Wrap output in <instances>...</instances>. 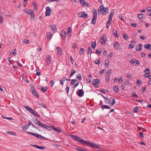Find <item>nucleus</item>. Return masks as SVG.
<instances>
[{"instance_id": "f257e3e1", "label": "nucleus", "mask_w": 151, "mask_h": 151, "mask_svg": "<svg viewBox=\"0 0 151 151\" xmlns=\"http://www.w3.org/2000/svg\"><path fill=\"white\" fill-rule=\"evenodd\" d=\"M76 140L82 144L94 148H98L99 147L98 145L91 143L88 141L83 140L78 137L77 136Z\"/></svg>"}, {"instance_id": "f03ea898", "label": "nucleus", "mask_w": 151, "mask_h": 151, "mask_svg": "<svg viewBox=\"0 0 151 151\" xmlns=\"http://www.w3.org/2000/svg\"><path fill=\"white\" fill-rule=\"evenodd\" d=\"M78 15L80 17L85 18H87L88 17V15L83 12H78Z\"/></svg>"}, {"instance_id": "7ed1b4c3", "label": "nucleus", "mask_w": 151, "mask_h": 151, "mask_svg": "<svg viewBox=\"0 0 151 151\" xmlns=\"http://www.w3.org/2000/svg\"><path fill=\"white\" fill-rule=\"evenodd\" d=\"M30 91L32 92L33 95H34L36 98H38L39 97L38 94L35 90V89L34 87H32Z\"/></svg>"}, {"instance_id": "20e7f679", "label": "nucleus", "mask_w": 151, "mask_h": 151, "mask_svg": "<svg viewBox=\"0 0 151 151\" xmlns=\"http://www.w3.org/2000/svg\"><path fill=\"white\" fill-rule=\"evenodd\" d=\"M46 9L45 16H49L50 15L52 11L51 9L49 6H47L46 7Z\"/></svg>"}, {"instance_id": "39448f33", "label": "nucleus", "mask_w": 151, "mask_h": 151, "mask_svg": "<svg viewBox=\"0 0 151 151\" xmlns=\"http://www.w3.org/2000/svg\"><path fill=\"white\" fill-rule=\"evenodd\" d=\"M76 93L79 97H82L84 94V92L82 89H80L77 91Z\"/></svg>"}, {"instance_id": "423d86ee", "label": "nucleus", "mask_w": 151, "mask_h": 151, "mask_svg": "<svg viewBox=\"0 0 151 151\" xmlns=\"http://www.w3.org/2000/svg\"><path fill=\"white\" fill-rule=\"evenodd\" d=\"M27 14H30L31 16V19H34L35 18V14L34 11L32 10H29L28 11V13Z\"/></svg>"}, {"instance_id": "0eeeda50", "label": "nucleus", "mask_w": 151, "mask_h": 151, "mask_svg": "<svg viewBox=\"0 0 151 151\" xmlns=\"http://www.w3.org/2000/svg\"><path fill=\"white\" fill-rule=\"evenodd\" d=\"M106 39L107 40L106 37L104 36L101 38L100 41L101 45H103L105 44L106 42Z\"/></svg>"}, {"instance_id": "6e6552de", "label": "nucleus", "mask_w": 151, "mask_h": 151, "mask_svg": "<svg viewBox=\"0 0 151 151\" xmlns=\"http://www.w3.org/2000/svg\"><path fill=\"white\" fill-rule=\"evenodd\" d=\"M97 17V14L95 13L94 14V15H93V18H92V20L91 22V23L93 24H95L96 23V19Z\"/></svg>"}, {"instance_id": "1a4fd4ad", "label": "nucleus", "mask_w": 151, "mask_h": 151, "mask_svg": "<svg viewBox=\"0 0 151 151\" xmlns=\"http://www.w3.org/2000/svg\"><path fill=\"white\" fill-rule=\"evenodd\" d=\"M115 103V100L114 98H111L109 100V103L111 105H113Z\"/></svg>"}, {"instance_id": "9d476101", "label": "nucleus", "mask_w": 151, "mask_h": 151, "mask_svg": "<svg viewBox=\"0 0 151 151\" xmlns=\"http://www.w3.org/2000/svg\"><path fill=\"white\" fill-rule=\"evenodd\" d=\"M49 26L51 27V29L52 31H55L57 30V27L55 24H53L52 25L51 24L49 25Z\"/></svg>"}, {"instance_id": "9b49d317", "label": "nucleus", "mask_w": 151, "mask_h": 151, "mask_svg": "<svg viewBox=\"0 0 151 151\" xmlns=\"http://www.w3.org/2000/svg\"><path fill=\"white\" fill-rule=\"evenodd\" d=\"M99 80L98 79H94L92 81V83L94 86H95L97 83H99Z\"/></svg>"}, {"instance_id": "f8f14e48", "label": "nucleus", "mask_w": 151, "mask_h": 151, "mask_svg": "<svg viewBox=\"0 0 151 151\" xmlns=\"http://www.w3.org/2000/svg\"><path fill=\"white\" fill-rule=\"evenodd\" d=\"M102 11L101 12V13H102V14L104 15L108 11V8L107 7L106 8H102Z\"/></svg>"}, {"instance_id": "ddd939ff", "label": "nucleus", "mask_w": 151, "mask_h": 151, "mask_svg": "<svg viewBox=\"0 0 151 151\" xmlns=\"http://www.w3.org/2000/svg\"><path fill=\"white\" fill-rule=\"evenodd\" d=\"M24 108L27 110L28 111L31 113L34 110L32 109L29 107L28 106H24Z\"/></svg>"}, {"instance_id": "4468645a", "label": "nucleus", "mask_w": 151, "mask_h": 151, "mask_svg": "<svg viewBox=\"0 0 151 151\" xmlns=\"http://www.w3.org/2000/svg\"><path fill=\"white\" fill-rule=\"evenodd\" d=\"M71 81L70 82V84L71 85H72L73 84L75 83H77L79 84V82L76 79H72L71 80Z\"/></svg>"}, {"instance_id": "2eb2a0df", "label": "nucleus", "mask_w": 151, "mask_h": 151, "mask_svg": "<svg viewBox=\"0 0 151 151\" xmlns=\"http://www.w3.org/2000/svg\"><path fill=\"white\" fill-rule=\"evenodd\" d=\"M112 33L113 35L116 37H119V36L118 35L117 31L115 29H113Z\"/></svg>"}, {"instance_id": "dca6fc26", "label": "nucleus", "mask_w": 151, "mask_h": 151, "mask_svg": "<svg viewBox=\"0 0 151 151\" xmlns=\"http://www.w3.org/2000/svg\"><path fill=\"white\" fill-rule=\"evenodd\" d=\"M131 43L130 45H129V46H128V47H134V45L136 43L134 41H132L131 42Z\"/></svg>"}, {"instance_id": "f3484780", "label": "nucleus", "mask_w": 151, "mask_h": 151, "mask_svg": "<svg viewBox=\"0 0 151 151\" xmlns=\"http://www.w3.org/2000/svg\"><path fill=\"white\" fill-rule=\"evenodd\" d=\"M27 132L29 134H31V135L34 136L36 137L37 138V137H39V134L35 133H33L32 132Z\"/></svg>"}, {"instance_id": "a211bd4d", "label": "nucleus", "mask_w": 151, "mask_h": 151, "mask_svg": "<svg viewBox=\"0 0 151 151\" xmlns=\"http://www.w3.org/2000/svg\"><path fill=\"white\" fill-rule=\"evenodd\" d=\"M101 107L102 109H109L111 108L110 106L105 105H101Z\"/></svg>"}, {"instance_id": "6ab92c4d", "label": "nucleus", "mask_w": 151, "mask_h": 151, "mask_svg": "<svg viewBox=\"0 0 151 151\" xmlns=\"http://www.w3.org/2000/svg\"><path fill=\"white\" fill-rule=\"evenodd\" d=\"M17 52V50L16 49H14V50H12L11 52H10L9 55H11L12 54L13 55L15 56Z\"/></svg>"}, {"instance_id": "aec40b11", "label": "nucleus", "mask_w": 151, "mask_h": 151, "mask_svg": "<svg viewBox=\"0 0 151 151\" xmlns=\"http://www.w3.org/2000/svg\"><path fill=\"white\" fill-rule=\"evenodd\" d=\"M52 127L54 130L56 131L57 132H62L61 129L59 128H56L53 126H52Z\"/></svg>"}, {"instance_id": "412c9836", "label": "nucleus", "mask_w": 151, "mask_h": 151, "mask_svg": "<svg viewBox=\"0 0 151 151\" xmlns=\"http://www.w3.org/2000/svg\"><path fill=\"white\" fill-rule=\"evenodd\" d=\"M50 56L49 55H47V56L46 62L47 63V65H48L50 61Z\"/></svg>"}, {"instance_id": "4be33fe9", "label": "nucleus", "mask_w": 151, "mask_h": 151, "mask_svg": "<svg viewBox=\"0 0 151 151\" xmlns=\"http://www.w3.org/2000/svg\"><path fill=\"white\" fill-rule=\"evenodd\" d=\"M58 53L61 55L62 53V50L61 48H57Z\"/></svg>"}, {"instance_id": "5701e85b", "label": "nucleus", "mask_w": 151, "mask_h": 151, "mask_svg": "<svg viewBox=\"0 0 151 151\" xmlns=\"http://www.w3.org/2000/svg\"><path fill=\"white\" fill-rule=\"evenodd\" d=\"M91 77H92V76L91 75H89V76H88L86 78L87 81L89 82H91Z\"/></svg>"}, {"instance_id": "b1692460", "label": "nucleus", "mask_w": 151, "mask_h": 151, "mask_svg": "<svg viewBox=\"0 0 151 151\" xmlns=\"http://www.w3.org/2000/svg\"><path fill=\"white\" fill-rule=\"evenodd\" d=\"M6 133L8 134H10L11 135H14V136H16L17 135L16 133L15 132H10V131H7L6 132Z\"/></svg>"}, {"instance_id": "393cba45", "label": "nucleus", "mask_w": 151, "mask_h": 151, "mask_svg": "<svg viewBox=\"0 0 151 151\" xmlns=\"http://www.w3.org/2000/svg\"><path fill=\"white\" fill-rule=\"evenodd\" d=\"M61 36H62V37L63 38H65V36H66V34L65 32V31H64V30H63V31H62L61 32Z\"/></svg>"}, {"instance_id": "a878e982", "label": "nucleus", "mask_w": 151, "mask_h": 151, "mask_svg": "<svg viewBox=\"0 0 151 151\" xmlns=\"http://www.w3.org/2000/svg\"><path fill=\"white\" fill-rule=\"evenodd\" d=\"M29 126L28 125V124H27V125L24 126L22 127V129L23 130L26 131L29 128Z\"/></svg>"}, {"instance_id": "bb28decb", "label": "nucleus", "mask_w": 151, "mask_h": 151, "mask_svg": "<svg viewBox=\"0 0 151 151\" xmlns=\"http://www.w3.org/2000/svg\"><path fill=\"white\" fill-rule=\"evenodd\" d=\"M38 104L40 105L42 107H43L45 108H46V106L43 102H38Z\"/></svg>"}, {"instance_id": "cd10ccee", "label": "nucleus", "mask_w": 151, "mask_h": 151, "mask_svg": "<svg viewBox=\"0 0 151 151\" xmlns=\"http://www.w3.org/2000/svg\"><path fill=\"white\" fill-rule=\"evenodd\" d=\"M33 4H34V5H33L34 9H34V11H37V6L36 5V3H35L34 4V3H33Z\"/></svg>"}, {"instance_id": "c85d7f7f", "label": "nucleus", "mask_w": 151, "mask_h": 151, "mask_svg": "<svg viewBox=\"0 0 151 151\" xmlns=\"http://www.w3.org/2000/svg\"><path fill=\"white\" fill-rule=\"evenodd\" d=\"M114 91L115 92H118L119 91L118 87V86H115L113 88Z\"/></svg>"}, {"instance_id": "c756f323", "label": "nucleus", "mask_w": 151, "mask_h": 151, "mask_svg": "<svg viewBox=\"0 0 151 151\" xmlns=\"http://www.w3.org/2000/svg\"><path fill=\"white\" fill-rule=\"evenodd\" d=\"M84 49L83 48H81L79 52V53L83 55L84 54Z\"/></svg>"}, {"instance_id": "7c9ffc66", "label": "nucleus", "mask_w": 151, "mask_h": 151, "mask_svg": "<svg viewBox=\"0 0 151 151\" xmlns=\"http://www.w3.org/2000/svg\"><path fill=\"white\" fill-rule=\"evenodd\" d=\"M144 72L147 74H149L150 73V70L149 68H147L145 70Z\"/></svg>"}, {"instance_id": "2f4dec72", "label": "nucleus", "mask_w": 151, "mask_h": 151, "mask_svg": "<svg viewBox=\"0 0 151 151\" xmlns=\"http://www.w3.org/2000/svg\"><path fill=\"white\" fill-rule=\"evenodd\" d=\"M111 23V22L110 21H109V20H108L106 23V28H107L109 27V26H110Z\"/></svg>"}, {"instance_id": "473e14b6", "label": "nucleus", "mask_w": 151, "mask_h": 151, "mask_svg": "<svg viewBox=\"0 0 151 151\" xmlns=\"http://www.w3.org/2000/svg\"><path fill=\"white\" fill-rule=\"evenodd\" d=\"M114 10L113 9H112L111 11V13L110 14L109 17H113L114 14Z\"/></svg>"}, {"instance_id": "72a5a7b5", "label": "nucleus", "mask_w": 151, "mask_h": 151, "mask_svg": "<svg viewBox=\"0 0 151 151\" xmlns=\"http://www.w3.org/2000/svg\"><path fill=\"white\" fill-rule=\"evenodd\" d=\"M114 47H117L120 46L118 42H114Z\"/></svg>"}, {"instance_id": "f704fd0d", "label": "nucleus", "mask_w": 151, "mask_h": 151, "mask_svg": "<svg viewBox=\"0 0 151 151\" xmlns=\"http://www.w3.org/2000/svg\"><path fill=\"white\" fill-rule=\"evenodd\" d=\"M41 91L43 92H45L47 90V88L46 87L45 88H43L42 87H41Z\"/></svg>"}, {"instance_id": "c9c22d12", "label": "nucleus", "mask_w": 151, "mask_h": 151, "mask_svg": "<svg viewBox=\"0 0 151 151\" xmlns=\"http://www.w3.org/2000/svg\"><path fill=\"white\" fill-rule=\"evenodd\" d=\"M39 126H40L42 127L43 128L46 129L47 125L44 124H43L41 123L39 125Z\"/></svg>"}, {"instance_id": "e433bc0d", "label": "nucleus", "mask_w": 151, "mask_h": 151, "mask_svg": "<svg viewBox=\"0 0 151 151\" xmlns=\"http://www.w3.org/2000/svg\"><path fill=\"white\" fill-rule=\"evenodd\" d=\"M76 150L78 151H88L87 150H82L81 148L79 147H78L76 149Z\"/></svg>"}, {"instance_id": "4c0bfd02", "label": "nucleus", "mask_w": 151, "mask_h": 151, "mask_svg": "<svg viewBox=\"0 0 151 151\" xmlns=\"http://www.w3.org/2000/svg\"><path fill=\"white\" fill-rule=\"evenodd\" d=\"M35 123L37 124V125L39 126L40 124L41 123L37 119L35 118Z\"/></svg>"}, {"instance_id": "58836bf2", "label": "nucleus", "mask_w": 151, "mask_h": 151, "mask_svg": "<svg viewBox=\"0 0 151 151\" xmlns=\"http://www.w3.org/2000/svg\"><path fill=\"white\" fill-rule=\"evenodd\" d=\"M124 84L125 86H126L127 85H128L129 84V85H131V84L130 83H129V81L128 80H127L124 83Z\"/></svg>"}, {"instance_id": "ea45409f", "label": "nucleus", "mask_w": 151, "mask_h": 151, "mask_svg": "<svg viewBox=\"0 0 151 151\" xmlns=\"http://www.w3.org/2000/svg\"><path fill=\"white\" fill-rule=\"evenodd\" d=\"M109 60H105V65L106 66H108L109 65Z\"/></svg>"}, {"instance_id": "a19ab883", "label": "nucleus", "mask_w": 151, "mask_h": 151, "mask_svg": "<svg viewBox=\"0 0 151 151\" xmlns=\"http://www.w3.org/2000/svg\"><path fill=\"white\" fill-rule=\"evenodd\" d=\"M52 128V126H48L47 125L46 129L47 130L50 131L51 130Z\"/></svg>"}, {"instance_id": "79ce46f5", "label": "nucleus", "mask_w": 151, "mask_h": 151, "mask_svg": "<svg viewBox=\"0 0 151 151\" xmlns=\"http://www.w3.org/2000/svg\"><path fill=\"white\" fill-rule=\"evenodd\" d=\"M76 73V71L74 69H72L71 71V75L70 76L71 77L73 76V75L74 74Z\"/></svg>"}, {"instance_id": "37998d69", "label": "nucleus", "mask_w": 151, "mask_h": 151, "mask_svg": "<svg viewBox=\"0 0 151 151\" xmlns=\"http://www.w3.org/2000/svg\"><path fill=\"white\" fill-rule=\"evenodd\" d=\"M47 39H48L49 38H50V36L51 35V32H49L47 33Z\"/></svg>"}, {"instance_id": "c03bdc74", "label": "nucleus", "mask_w": 151, "mask_h": 151, "mask_svg": "<svg viewBox=\"0 0 151 151\" xmlns=\"http://www.w3.org/2000/svg\"><path fill=\"white\" fill-rule=\"evenodd\" d=\"M76 77L80 81L82 79V78L81 74L77 75Z\"/></svg>"}, {"instance_id": "a18cd8bd", "label": "nucleus", "mask_w": 151, "mask_h": 151, "mask_svg": "<svg viewBox=\"0 0 151 151\" xmlns=\"http://www.w3.org/2000/svg\"><path fill=\"white\" fill-rule=\"evenodd\" d=\"M81 5L83 6H84V7H85V6L86 5L87 6H88V3H87V2H86V1H84V3H83L82 4H81Z\"/></svg>"}, {"instance_id": "49530a36", "label": "nucleus", "mask_w": 151, "mask_h": 151, "mask_svg": "<svg viewBox=\"0 0 151 151\" xmlns=\"http://www.w3.org/2000/svg\"><path fill=\"white\" fill-rule=\"evenodd\" d=\"M91 48H88V50L87 55H88L89 53H92V50H91Z\"/></svg>"}, {"instance_id": "de8ad7c7", "label": "nucleus", "mask_w": 151, "mask_h": 151, "mask_svg": "<svg viewBox=\"0 0 151 151\" xmlns=\"http://www.w3.org/2000/svg\"><path fill=\"white\" fill-rule=\"evenodd\" d=\"M112 70L111 69H110L108 70L107 72L106 73L107 75L109 76L112 73Z\"/></svg>"}, {"instance_id": "09e8293b", "label": "nucleus", "mask_w": 151, "mask_h": 151, "mask_svg": "<svg viewBox=\"0 0 151 151\" xmlns=\"http://www.w3.org/2000/svg\"><path fill=\"white\" fill-rule=\"evenodd\" d=\"M95 63L96 64L99 65L100 63V61L99 60H96L95 61Z\"/></svg>"}, {"instance_id": "8fccbe9b", "label": "nucleus", "mask_w": 151, "mask_h": 151, "mask_svg": "<svg viewBox=\"0 0 151 151\" xmlns=\"http://www.w3.org/2000/svg\"><path fill=\"white\" fill-rule=\"evenodd\" d=\"M133 111L135 113H137L138 111V109L137 107L134 108L133 110Z\"/></svg>"}, {"instance_id": "3c124183", "label": "nucleus", "mask_w": 151, "mask_h": 151, "mask_svg": "<svg viewBox=\"0 0 151 151\" xmlns=\"http://www.w3.org/2000/svg\"><path fill=\"white\" fill-rule=\"evenodd\" d=\"M91 47H95L96 46V42H91Z\"/></svg>"}, {"instance_id": "603ef678", "label": "nucleus", "mask_w": 151, "mask_h": 151, "mask_svg": "<svg viewBox=\"0 0 151 151\" xmlns=\"http://www.w3.org/2000/svg\"><path fill=\"white\" fill-rule=\"evenodd\" d=\"M138 17L140 19H142L143 18V14H138Z\"/></svg>"}, {"instance_id": "864d4df0", "label": "nucleus", "mask_w": 151, "mask_h": 151, "mask_svg": "<svg viewBox=\"0 0 151 151\" xmlns=\"http://www.w3.org/2000/svg\"><path fill=\"white\" fill-rule=\"evenodd\" d=\"M72 29L71 27H69L68 28V33L71 32Z\"/></svg>"}, {"instance_id": "5fc2aeb1", "label": "nucleus", "mask_w": 151, "mask_h": 151, "mask_svg": "<svg viewBox=\"0 0 151 151\" xmlns=\"http://www.w3.org/2000/svg\"><path fill=\"white\" fill-rule=\"evenodd\" d=\"M144 47H151V45L149 44H147L144 45Z\"/></svg>"}, {"instance_id": "6e6d98bb", "label": "nucleus", "mask_w": 151, "mask_h": 151, "mask_svg": "<svg viewBox=\"0 0 151 151\" xmlns=\"http://www.w3.org/2000/svg\"><path fill=\"white\" fill-rule=\"evenodd\" d=\"M70 136L73 139H75V140L76 139V137H77V136H76V135H70Z\"/></svg>"}, {"instance_id": "4d7b16f0", "label": "nucleus", "mask_w": 151, "mask_h": 151, "mask_svg": "<svg viewBox=\"0 0 151 151\" xmlns=\"http://www.w3.org/2000/svg\"><path fill=\"white\" fill-rule=\"evenodd\" d=\"M118 80H119L118 82H119V83H122L123 82V79L122 77H121L119 79L118 78Z\"/></svg>"}, {"instance_id": "13d9d810", "label": "nucleus", "mask_w": 151, "mask_h": 151, "mask_svg": "<svg viewBox=\"0 0 151 151\" xmlns=\"http://www.w3.org/2000/svg\"><path fill=\"white\" fill-rule=\"evenodd\" d=\"M139 136L140 137H141L142 138H143L144 137L143 134L142 132H139Z\"/></svg>"}, {"instance_id": "bf43d9fd", "label": "nucleus", "mask_w": 151, "mask_h": 151, "mask_svg": "<svg viewBox=\"0 0 151 151\" xmlns=\"http://www.w3.org/2000/svg\"><path fill=\"white\" fill-rule=\"evenodd\" d=\"M54 84V82L52 80H51L50 81V84L51 86H52Z\"/></svg>"}, {"instance_id": "052dcab7", "label": "nucleus", "mask_w": 151, "mask_h": 151, "mask_svg": "<svg viewBox=\"0 0 151 151\" xmlns=\"http://www.w3.org/2000/svg\"><path fill=\"white\" fill-rule=\"evenodd\" d=\"M45 148V147L44 146H38V149H44Z\"/></svg>"}, {"instance_id": "680f3d73", "label": "nucleus", "mask_w": 151, "mask_h": 151, "mask_svg": "<svg viewBox=\"0 0 151 151\" xmlns=\"http://www.w3.org/2000/svg\"><path fill=\"white\" fill-rule=\"evenodd\" d=\"M123 37L124 38L125 40H127V38L128 37V36H127V34H124L123 35Z\"/></svg>"}, {"instance_id": "e2e57ef3", "label": "nucleus", "mask_w": 151, "mask_h": 151, "mask_svg": "<svg viewBox=\"0 0 151 151\" xmlns=\"http://www.w3.org/2000/svg\"><path fill=\"white\" fill-rule=\"evenodd\" d=\"M126 75H127V77L129 79H130L132 78V76H131L128 74V73H127L126 74Z\"/></svg>"}, {"instance_id": "0e129e2a", "label": "nucleus", "mask_w": 151, "mask_h": 151, "mask_svg": "<svg viewBox=\"0 0 151 151\" xmlns=\"http://www.w3.org/2000/svg\"><path fill=\"white\" fill-rule=\"evenodd\" d=\"M70 88L68 86H67L65 88V91L67 93H68V91L69 90Z\"/></svg>"}, {"instance_id": "69168bd1", "label": "nucleus", "mask_w": 151, "mask_h": 151, "mask_svg": "<svg viewBox=\"0 0 151 151\" xmlns=\"http://www.w3.org/2000/svg\"><path fill=\"white\" fill-rule=\"evenodd\" d=\"M132 95L134 97H138L137 95L135 93V92L132 93Z\"/></svg>"}, {"instance_id": "338daca9", "label": "nucleus", "mask_w": 151, "mask_h": 151, "mask_svg": "<svg viewBox=\"0 0 151 151\" xmlns=\"http://www.w3.org/2000/svg\"><path fill=\"white\" fill-rule=\"evenodd\" d=\"M118 17L122 21H124V19H123L122 15L121 14H119V15Z\"/></svg>"}, {"instance_id": "774afa93", "label": "nucleus", "mask_w": 151, "mask_h": 151, "mask_svg": "<svg viewBox=\"0 0 151 151\" xmlns=\"http://www.w3.org/2000/svg\"><path fill=\"white\" fill-rule=\"evenodd\" d=\"M24 42L26 44H28L29 43V41L27 39H24Z\"/></svg>"}]
</instances>
